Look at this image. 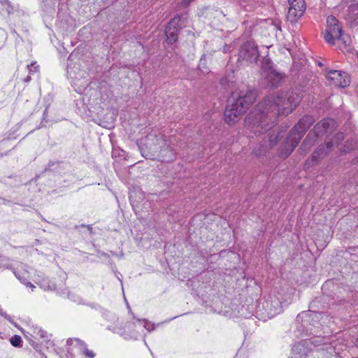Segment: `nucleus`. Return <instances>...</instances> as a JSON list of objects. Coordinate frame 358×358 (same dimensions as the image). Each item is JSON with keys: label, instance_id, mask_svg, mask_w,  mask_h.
Returning <instances> with one entry per match:
<instances>
[{"label": "nucleus", "instance_id": "1", "mask_svg": "<svg viewBox=\"0 0 358 358\" xmlns=\"http://www.w3.org/2000/svg\"><path fill=\"white\" fill-rule=\"evenodd\" d=\"M300 100L299 95L292 92L268 94L246 117L245 125L255 134L268 131L279 116L290 114Z\"/></svg>", "mask_w": 358, "mask_h": 358}, {"label": "nucleus", "instance_id": "2", "mask_svg": "<svg viewBox=\"0 0 358 358\" xmlns=\"http://www.w3.org/2000/svg\"><path fill=\"white\" fill-rule=\"evenodd\" d=\"M257 97L256 92L251 90L234 91L228 100L224 117L228 124L238 122Z\"/></svg>", "mask_w": 358, "mask_h": 358}, {"label": "nucleus", "instance_id": "3", "mask_svg": "<svg viewBox=\"0 0 358 358\" xmlns=\"http://www.w3.org/2000/svg\"><path fill=\"white\" fill-rule=\"evenodd\" d=\"M325 41L331 45H338L342 52H348L350 49L351 40L348 35L342 32V28L338 20L333 15L327 19V28L323 32Z\"/></svg>", "mask_w": 358, "mask_h": 358}, {"label": "nucleus", "instance_id": "4", "mask_svg": "<svg viewBox=\"0 0 358 358\" xmlns=\"http://www.w3.org/2000/svg\"><path fill=\"white\" fill-rule=\"evenodd\" d=\"M165 145L164 136L155 133L150 134L144 140L141 139L138 147L143 157L154 159Z\"/></svg>", "mask_w": 358, "mask_h": 358}, {"label": "nucleus", "instance_id": "5", "mask_svg": "<svg viewBox=\"0 0 358 358\" xmlns=\"http://www.w3.org/2000/svg\"><path fill=\"white\" fill-rule=\"evenodd\" d=\"M281 311V303L275 297L261 301L257 307V315L266 320L273 317Z\"/></svg>", "mask_w": 358, "mask_h": 358}, {"label": "nucleus", "instance_id": "6", "mask_svg": "<svg viewBox=\"0 0 358 358\" xmlns=\"http://www.w3.org/2000/svg\"><path fill=\"white\" fill-rule=\"evenodd\" d=\"M306 122H308L309 124H311L310 120L308 117H303L298 123V125L296 126L292 131H291L289 136L287 138L285 144L284 145V149L281 150L280 155L283 157H287L289 155L293 150L299 144L300 140L302 138V134L300 131H296L298 127H301V124H305Z\"/></svg>", "mask_w": 358, "mask_h": 358}, {"label": "nucleus", "instance_id": "7", "mask_svg": "<svg viewBox=\"0 0 358 358\" xmlns=\"http://www.w3.org/2000/svg\"><path fill=\"white\" fill-rule=\"evenodd\" d=\"M259 56L257 46L252 41H247L241 47L238 60L246 64H252L257 61Z\"/></svg>", "mask_w": 358, "mask_h": 358}, {"label": "nucleus", "instance_id": "8", "mask_svg": "<svg viewBox=\"0 0 358 358\" xmlns=\"http://www.w3.org/2000/svg\"><path fill=\"white\" fill-rule=\"evenodd\" d=\"M344 138L343 133H338L335 136L333 141L327 142L325 145H320L311 155L310 160L313 164H316L317 162L324 158L331 150L334 145H337Z\"/></svg>", "mask_w": 358, "mask_h": 358}, {"label": "nucleus", "instance_id": "9", "mask_svg": "<svg viewBox=\"0 0 358 358\" xmlns=\"http://www.w3.org/2000/svg\"><path fill=\"white\" fill-rule=\"evenodd\" d=\"M289 8L287 13V20L292 23L296 22L303 15L306 10L304 0H289Z\"/></svg>", "mask_w": 358, "mask_h": 358}, {"label": "nucleus", "instance_id": "10", "mask_svg": "<svg viewBox=\"0 0 358 358\" xmlns=\"http://www.w3.org/2000/svg\"><path fill=\"white\" fill-rule=\"evenodd\" d=\"M327 78L331 82V85L338 87H345L350 85V80L348 74L340 71H330L327 73Z\"/></svg>", "mask_w": 358, "mask_h": 358}, {"label": "nucleus", "instance_id": "11", "mask_svg": "<svg viewBox=\"0 0 358 358\" xmlns=\"http://www.w3.org/2000/svg\"><path fill=\"white\" fill-rule=\"evenodd\" d=\"M181 18L180 16L173 17L166 27V36L169 43H173L178 40V34L181 29Z\"/></svg>", "mask_w": 358, "mask_h": 358}, {"label": "nucleus", "instance_id": "12", "mask_svg": "<svg viewBox=\"0 0 358 358\" xmlns=\"http://www.w3.org/2000/svg\"><path fill=\"white\" fill-rule=\"evenodd\" d=\"M262 76L265 83L272 87H276L284 78V75L272 67L264 68L262 71Z\"/></svg>", "mask_w": 358, "mask_h": 358}, {"label": "nucleus", "instance_id": "13", "mask_svg": "<svg viewBox=\"0 0 358 358\" xmlns=\"http://www.w3.org/2000/svg\"><path fill=\"white\" fill-rule=\"evenodd\" d=\"M307 345V341H302L294 345L292 349L289 358H306L309 352Z\"/></svg>", "mask_w": 358, "mask_h": 358}, {"label": "nucleus", "instance_id": "14", "mask_svg": "<svg viewBox=\"0 0 358 358\" xmlns=\"http://www.w3.org/2000/svg\"><path fill=\"white\" fill-rule=\"evenodd\" d=\"M282 137L278 131H271L264 137L262 144L263 150H266L274 146L279 139Z\"/></svg>", "mask_w": 358, "mask_h": 358}, {"label": "nucleus", "instance_id": "15", "mask_svg": "<svg viewBox=\"0 0 358 358\" xmlns=\"http://www.w3.org/2000/svg\"><path fill=\"white\" fill-rule=\"evenodd\" d=\"M24 334L27 337L30 336L35 339L43 338L46 336V332L41 327L34 324L29 325Z\"/></svg>", "mask_w": 358, "mask_h": 358}, {"label": "nucleus", "instance_id": "16", "mask_svg": "<svg viewBox=\"0 0 358 358\" xmlns=\"http://www.w3.org/2000/svg\"><path fill=\"white\" fill-rule=\"evenodd\" d=\"M334 123L331 119H324L314 127V132L317 136H322Z\"/></svg>", "mask_w": 358, "mask_h": 358}, {"label": "nucleus", "instance_id": "17", "mask_svg": "<svg viewBox=\"0 0 358 358\" xmlns=\"http://www.w3.org/2000/svg\"><path fill=\"white\" fill-rule=\"evenodd\" d=\"M36 282L45 291H54L56 287L55 284L51 283L45 276L38 275Z\"/></svg>", "mask_w": 358, "mask_h": 358}, {"label": "nucleus", "instance_id": "18", "mask_svg": "<svg viewBox=\"0 0 358 358\" xmlns=\"http://www.w3.org/2000/svg\"><path fill=\"white\" fill-rule=\"evenodd\" d=\"M13 272L15 277L26 287L31 288V290L34 291L35 286L30 282L27 280V279L22 275H21L20 271L18 268H13Z\"/></svg>", "mask_w": 358, "mask_h": 358}, {"label": "nucleus", "instance_id": "19", "mask_svg": "<svg viewBox=\"0 0 358 358\" xmlns=\"http://www.w3.org/2000/svg\"><path fill=\"white\" fill-rule=\"evenodd\" d=\"M66 343L68 345H73L80 350H82L86 345V343L83 341L77 338H69Z\"/></svg>", "mask_w": 358, "mask_h": 358}, {"label": "nucleus", "instance_id": "20", "mask_svg": "<svg viewBox=\"0 0 358 358\" xmlns=\"http://www.w3.org/2000/svg\"><path fill=\"white\" fill-rule=\"evenodd\" d=\"M10 341V343L14 347H20L22 343V338L20 336L15 335L13 337H11Z\"/></svg>", "mask_w": 358, "mask_h": 358}, {"label": "nucleus", "instance_id": "21", "mask_svg": "<svg viewBox=\"0 0 358 358\" xmlns=\"http://www.w3.org/2000/svg\"><path fill=\"white\" fill-rule=\"evenodd\" d=\"M80 351L88 358H94L95 356V354L92 350L87 349V345Z\"/></svg>", "mask_w": 358, "mask_h": 358}, {"label": "nucleus", "instance_id": "22", "mask_svg": "<svg viewBox=\"0 0 358 358\" xmlns=\"http://www.w3.org/2000/svg\"><path fill=\"white\" fill-rule=\"evenodd\" d=\"M27 68L29 69V73H31L38 71L39 66L36 65V62H33L30 65H28Z\"/></svg>", "mask_w": 358, "mask_h": 358}, {"label": "nucleus", "instance_id": "23", "mask_svg": "<svg viewBox=\"0 0 358 358\" xmlns=\"http://www.w3.org/2000/svg\"><path fill=\"white\" fill-rule=\"evenodd\" d=\"M74 67L71 66L70 65H68L67 66V73L69 75V76L73 79H77V76H76L75 73L76 71L73 70Z\"/></svg>", "mask_w": 358, "mask_h": 358}, {"label": "nucleus", "instance_id": "24", "mask_svg": "<svg viewBox=\"0 0 358 358\" xmlns=\"http://www.w3.org/2000/svg\"><path fill=\"white\" fill-rule=\"evenodd\" d=\"M2 4L5 5L6 7V10L8 13H10L12 11V8L10 5V3L7 0H2L1 1Z\"/></svg>", "mask_w": 358, "mask_h": 358}, {"label": "nucleus", "instance_id": "25", "mask_svg": "<svg viewBox=\"0 0 358 358\" xmlns=\"http://www.w3.org/2000/svg\"><path fill=\"white\" fill-rule=\"evenodd\" d=\"M143 327L148 329V330H151V329H153V325L149 322L148 321H146V320H143Z\"/></svg>", "mask_w": 358, "mask_h": 358}, {"label": "nucleus", "instance_id": "26", "mask_svg": "<svg viewBox=\"0 0 358 358\" xmlns=\"http://www.w3.org/2000/svg\"><path fill=\"white\" fill-rule=\"evenodd\" d=\"M1 315L3 316L7 320H8L10 322L13 323L11 317L8 315H7L6 313H1Z\"/></svg>", "mask_w": 358, "mask_h": 358}, {"label": "nucleus", "instance_id": "27", "mask_svg": "<svg viewBox=\"0 0 358 358\" xmlns=\"http://www.w3.org/2000/svg\"><path fill=\"white\" fill-rule=\"evenodd\" d=\"M6 338H7L6 334H5L3 332H0V341L4 340V339H6Z\"/></svg>", "mask_w": 358, "mask_h": 358}, {"label": "nucleus", "instance_id": "28", "mask_svg": "<svg viewBox=\"0 0 358 358\" xmlns=\"http://www.w3.org/2000/svg\"><path fill=\"white\" fill-rule=\"evenodd\" d=\"M229 51H230V46L227 45H224V48H223V52L227 53V52H228Z\"/></svg>", "mask_w": 358, "mask_h": 358}, {"label": "nucleus", "instance_id": "29", "mask_svg": "<svg viewBox=\"0 0 358 358\" xmlns=\"http://www.w3.org/2000/svg\"><path fill=\"white\" fill-rule=\"evenodd\" d=\"M133 327V324L132 323H129L128 324V325L127 326V328H128V331H129L130 329Z\"/></svg>", "mask_w": 358, "mask_h": 358}, {"label": "nucleus", "instance_id": "30", "mask_svg": "<svg viewBox=\"0 0 358 358\" xmlns=\"http://www.w3.org/2000/svg\"><path fill=\"white\" fill-rule=\"evenodd\" d=\"M20 267L21 268H24V267H26V266L20 263Z\"/></svg>", "mask_w": 358, "mask_h": 358}, {"label": "nucleus", "instance_id": "31", "mask_svg": "<svg viewBox=\"0 0 358 358\" xmlns=\"http://www.w3.org/2000/svg\"><path fill=\"white\" fill-rule=\"evenodd\" d=\"M201 65H202V58L201 59V61L199 62V67L201 68Z\"/></svg>", "mask_w": 358, "mask_h": 358}, {"label": "nucleus", "instance_id": "32", "mask_svg": "<svg viewBox=\"0 0 358 358\" xmlns=\"http://www.w3.org/2000/svg\"><path fill=\"white\" fill-rule=\"evenodd\" d=\"M29 80H30V77H29V76H28V77L27 78V79H26V81H29Z\"/></svg>", "mask_w": 358, "mask_h": 358}, {"label": "nucleus", "instance_id": "33", "mask_svg": "<svg viewBox=\"0 0 358 358\" xmlns=\"http://www.w3.org/2000/svg\"><path fill=\"white\" fill-rule=\"evenodd\" d=\"M357 343H358V338H357Z\"/></svg>", "mask_w": 358, "mask_h": 358}]
</instances>
